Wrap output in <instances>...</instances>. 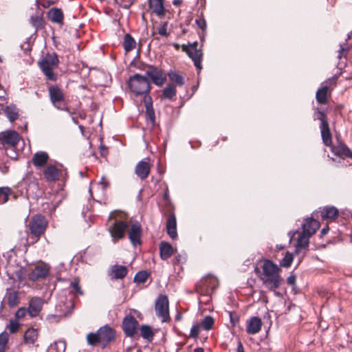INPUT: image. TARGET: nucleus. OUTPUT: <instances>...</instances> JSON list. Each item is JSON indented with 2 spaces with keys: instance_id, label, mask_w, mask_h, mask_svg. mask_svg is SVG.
Wrapping results in <instances>:
<instances>
[{
  "instance_id": "9d476101",
  "label": "nucleus",
  "mask_w": 352,
  "mask_h": 352,
  "mask_svg": "<svg viewBox=\"0 0 352 352\" xmlns=\"http://www.w3.org/2000/svg\"><path fill=\"white\" fill-rule=\"evenodd\" d=\"M21 137L14 131H6L0 133V143L3 147L16 146Z\"/></svg>"
},
{
  "instance_id": "052dcab7",
  "label": "nucleus",
  "mask_w": 352,
  "mask_h": 352,
  "mask_svg": "<svg viewBox=\"0 0 352 352\" xmlns=\"http://www.w3.org/2000/svg\"><path fill=\"white\" fill-rule=\"evenodd\" d=\"M100 153L102 156H105L107 153V147L103 144L100 146Z\"/></svg>"
},
{
  "instance_id": "39448f33",
  "label": "nucleus",
  "mask_w": 352,
  "mask_h": 352,
  "mask_svg": "<svg viewBox=\"0 0 352 352\" xmlns=\"http://www.w3.org/2000/svg\"><path fill=\"white\" fill-rule=\"evenodd\" d=\"M128 83L131 91L136 96H149L151 85L146 76L135 74L130 76Z\"/></svg>"
},
{
  "instance_id": "69168bd1",
  "label": "nucleus",
  "mask_w": 352,
  "mask_h": 352,
  "mask_svg": "<svg viewBox=\"0 0 352 352\" xmlns=\"http://www.w3.org/2000/svg\"><path fill=\"white\" fill-rule=\"evenodd\" d=\"M329 231V228L327 226L325 228H323L322 230H321V234L322 235H325L326 234H327Z\"/></svg>"
},
{
  "instance_id": "dca6fc26",
  "label": "nucleus",
  "mask_w": 352,
  "mask_h": 352,
  "mask_svg": "<svg viewBox=\"0 0 352 352\" xmlns=\"http://www.w3.org/2000/svg\"><path fill=\"white\" fill-rule=\"evenodd\" d=\"M331 150L338 157L352 159V151L343 142L338 141L336 145H331Z\"/></svg>"
},
{
  "instance_id": "338daca9",
  "label": "nucleus",
  "mask_w": 352,
  "mask_h": 352,
  "mask_svg": "<svg viewBox=\"0 0 352 352\" xmlns=\"http://www.w3.org/2000/svg\"><path fill=\"white\" fill-rule=\"evenodd\" d=\"M173 3L174 6H177L182 3V0H173Z\"/></svg>"
},
{
  "instance_id": "412c9836",
  "label": "nucleus",
  "mask_w": 352,
  "mask_h": 352,
  "mask_svg": "<svg viewBox=\"0 0 352 352\" xmlns=\"http://www.w3.org/2000/svg\"><path fill=\"white\" fill-rule=\"evenodd\" d=\"M2 113H4L10 122H12L19 117V109L12 104L5 108L2 104H0V114Z\"/></svg>"
},
{
  "instance_id": "3c124183",
  "label": "nucleus",
  "mask_w": 352,
  "mask_h": 352,
  "mask_svg": "<svg viewBox=\"0 0 352 352\" xmlns=\"http://www.w3.org/2000/svg\"><path fill=\"white\" fill-rule=\"evenodd\" d=\"M168 22H164L158 27V33L163 36H168L169 33L167 32Z\"/></svg>"
},
{
  "instance_id": "4be33fe9",
  "label": "nucleus",
  "mask_w": 352,
  "mask_h": 352,
  "mask_svg": "<svg viewBox=\"0 0 352 352\" xmlns=\"http://www.w3.org/2000/svg\"><path fill=\"white\" fill-rule=\"evenodd\" d=\"M166 232L172 239H175L177 237L176 217L173 213L170 214L168 217Z\"/></svg>"
},
{
  "instance_id": "6e6552de",
  "label": "nucleus",
  "mask_w": 352,
  "mask_h": 352,
  "mask_svg": "<svg viewBox=\"0 0 352 352\" xmlns=\"http://www.w3.org/2000/svg\"><path fill=\"white\" fill-rule=\"evenodd\" d=\"M149 77L151 81L157 86H162L166 81V76L162 69L149 65L146 71L145 76Z\"/></svg>"
},
{
  "instance_id": "9b49d317",
  "label": "nucleus",
  "mask_w": 352,
  "mask_h": 352,
  "mask_svg": "<svg viewBox=\"0 0 352 352\" xmlns=\"http://www.w3.org/2000/svg\"><path fill=\"white\" fill-rule=\"evenodd\" d=\"M49 95L50 101L53 105L58 109L61 111H69L67 107H62L58 105V103L63 101L64 95L61 89L57 86H51L49 87Z\"/></svg>"
},
{
  "instance_id": "2f4dec72",
  "label": "nucleus",
  "mask_w": 352,
  "mask_h": 352,
  "mask_svg": "<svg viewBox=\"0 0 352 352\" xmlns=\"http://www.w3.org/2000/svg\"><path fill=\"white\" fill-rule=\"evenodd\" d=\"M136 46V42L130 34H126L124 37L123 47L126 52H129Z\"/></svg>"
},
{
  "instance_id": "a18cd8bd",
  "label": "nucleus",
  "mask_w": 352,
  "mask_h": 352,
  "mask_svg": "<svg viewBox=\"0 0 352 352\" xmlns=\"http://www.w3.org/2000/svg\"><path fill=\"white\" fill-rule=\"evenodd\" d=\"M9 339V334L6 331L0 333V352H4Z\"/></svg>"
},
{
  "instance_id": "5701e85b",
  "label": "nucleus",
  "mask_w": 352,
  "mask_h": 352,
  "mask_svg": "<svg viewBox=\"0 0 352 352\" xmlns=\"http://www.w3.org/2000/svg\"><path fill=\"white\" fill-rule=\"evenodd\" d=\"M49 160L48 154L45 151H38L34 154L32 163L36 168L43 167Z\"/></svg>"
},
{
  "instance_id": "4c0bfd02",
  "label": "nucleus",
  "mask_w": 352,
  "mask_h": 352,
  "mask_svg": "<svg viewBox=\"0 0 352 352\" xmlns=\"http://www.w3.org/2000/svg\"><path fill=\"white\" fill-rule=\"evenodd\" d=\"M38 338V333L35 329H28L24 335L25 342L29 344H33Z\"/></svg>"
},
{
  "instance_id": "ddd939ff",
  "label": "nucleus",
  "mask_w": 352,
  "mask_h": 352,
  "mask_svg": "<svg viewBox=\"0 0 352 352\" xmlns=\"http://www.w3.org/2000/svg\"><path fill=\"white\" fill-rule=\"evenodd\" d=\"M182 50L185 52L188 56L192 59L195 67L199 70V72L202 69L201 60L203 53L201 50L198 49H188L186 45H182Z\"/></svg>"
},
{
  "instance_id": "6e6d98bb",
  "label": "nucleus",
  "mask_w": 352,
  "mask_h": 352,
  "mask_svg": "<svg viewBox=\"0 0 352 352\" xmlns=\"http://www.w3.org/2000/svg\"><path fill=\"white\" fill-rule=\"evenodd\" d=\"M349 49H350V47L349 46H347V44L346 43L340 44V49L338 50V58L339 59H340L343 56V53L344 52L349 50Z\"/></svg>"
},
{
  "instance_id": "de8ad7c7",
  "label": "nucleus",
  "mask_w": 352,
  "mask_h": 352,
  "mask_svg": "<svg viewBox=\"0 0 352 352\" xmlns=\"http://www.w3.org/2000/svg\"><path fill=\"white\" fill-rule=\"evenodd\" d=\"M15 146H16L4 147L7 156L12 160H16L17 158V155H18V154L15 150Z\"/></svg>"
},
{
  "instance_id": "f3484780",
  "label": "nucleus",
  "mask_w": 352,
  "mask_h": 352,
  "mask_svg": "<svg viewBox=\"0 0 352 352\" xmlns=\"http://www.w3.org/2000/svg\"><path fill=\"white\" fill-rule=\"evenodd\" d=\"M43 300L40 297L32 298L27 308L28 314L32 318H34L40 314L42 310Z\"/></svg>"
},
{
  "instance_id": "c85d7f7f",
  "label": "nucleus",
  "mask_w": 352,
  "mask_h": 352,
  "mask_svg": "<svg viewBox=\"0 0 352 352\" xmlns=\"http://www.w3.org/2000/svg\"><path fill=\"white\" fill-rule=\"evenodd\" d=\"M144 102L146 108V115L152 123L155 122V116L153 107V101L150 96H145L144 98Z\"/></svg>"
},
{
  "instance_id": "603ef678",
  "label": "nucleus",
  "mask_w": 352,
  "mask_h": 352,
  "mask_svg": "<svg viewBox=\"0 0 352 352\" xmlns=\"http://www.w3.org/2000/svg\"><path fill=\"white\" fill-rule=\"evenodd\" d=\"M20 324L16 320H10V324H9V331L11 333H16L19 328Z\"/></svg>"
},
{
  "instance_id": "72a5a7b5",
  "label": "nucleus",
  "mask_w": 352,
  "mask_h": 352,
  "mask_svg": "<svg viewBox=\"0 0 352 352\" xmlns=\"http://www.w3.org/2000/svg\"><path fill=\"white\" fill-rule=\"evenodd\" d=\"M66 343L65 341L59 340L51 344L46 352H65Z\"/></svg>"
},
{
  "instance_id": "aec40b11",
  "label": "nucleus",
  "mask_w": 352,
  "mask_h": 352,
  "mask_svg": "<svg viewBox=\"0 0 352 352\" xmlns=\"http://www.w3.org/2000/svg\"><path fill=\"white\" fill-rule=\"evenodd\" d=\"M261 320L256 316L251 317L246 322V331L248 334L254 335L261 331Z\"/></svg>"
},
{
  "instance_id": "f257e3e1",
  "label": "nucleus",
  "mask_w": 352,
  "mask_h": 352,
  "mask_svg": "<svg viewBox=\"0 0 352 352\" xmlns=\"http://www.w3.org/2000/svg\"><path fill=\"white\" fill-rule=\"evenodd\" d=\"M109 226L108 230L111 236L112 241L116 243L118 240L122 239L125 232L129 228L128 217L125 212L115 210L109 216Z\"/></svg>"
},
{
  "instance_id": "20e7f679",
  "label": "nucleus",
  "mask_w": 352,
  "mask_h": 352,
  "mask_svg": "<svg viewBox=\"0 0 352 352\" xmlns=\"http://www.w3.org/2000/svg\"><path fill=\"white\" fill-rule=\"evenodd\" d=\"M218 285L217 278L212 276H208L197 283L196 292L201 296L200 302L208 303L211 300L212 293Z\"/></svg>"
},
{
  "instance_id": "7c9ffc66",
  "label": "nucleus",
  "mask_w": 352,
  "mask_h": 352,
  "mask_svg": "<svg viewBox=\"0 0 352 352\" xmlns=\"http://www.w3.org/2000/svg\"><path fill=\"white\" fill-rule=\"evenodd\" d=\"M323 144L327 146L332 144V136L329 129V124L320 127Z\"/></svg>"
},
{
  "instance_id": "79ce46f5",
  "label": "nucleus",
  "mask_w": 352,
  "mask_h": 352,
  "mask_svg": "<svg viewBox=\"0 0 352 352\" xmlns=\"http://www.w3.org/2000/svg\"><path fill=\"white\" fill-rule=\"evenodd\" d=\"M11 190L8 187L0 188V204H3L8 200Z\"/></svg>"
},
{
  "instance_id": "393cba45",
  "label": "nucleus",
  "mask_w": 352,
  "mask_h": 352,
  "mask_svg": "<svg viewBox=\"0 0 352 352\" xmlns=\"http://www.w3.org/2000/svg\"><path fill=\"white\" fill-rule=\"evenodd\" d=\"M127 274V269L125 266L114 265L111 267L109 276L114 279H121Z\"/></svg>"
},
{
  "instance_id": "680f3d73",
  "label": "nucleus",
  "mask_w": 352,
  "mask_h": 352,
  "mask_svg": "<svg viewBox=\"0 0 352 352\" xmlns=\"http://www.w3.org/2000/svg\"><path fill=\"white\" fill-rule=\"evenodd\" d=\"M197 45H198V43L197 41H195L192 43H189L187 46H188V49H193V48L197 49Z\"/></svg>"
},
{
  "instance_id": "423d86ee",
  "label": "nucleus",
  "mask_w": 352,
  "mask_h": 352,
  "mask_svg": "<svg viewBox=\"0 0 352 352\" xmlns=\"http://www.w3.org/2000/svg\"><path fill=\"white\" fill-rule=\"evenodd\" d=\"M59 60L56 53H48L39 62V67L43 74L46 76L47 78L50 80H56V76L53 72V69L58 67Z\"/></svg>"
},
{
  "instance_id": "e433bc0d",
  "label": "nucleus",
  "mask_w": 352,
  "mask_h": 352,
  "mask_svg": "<svg viewBox=\"0 0 352 352\" xmlns=\"http://www.w3.org/2000/svg\"><path fill=\"white\" fill-rule=\"evenodd\" d=\"M167 75L170 80L175 82L177 85L182 86L184 84L183 76L176 71L170 70Z\"/></svg>"
},
{
  "instance_id": "1a4fd4ad",
  "label": "nucleus",
  "mask_w": 352,
  "mask_h": 352,
  "mask_svg": "<svg viewBox=\"0 0 352 352\" xmlns=\"http://www.w3.org/2000/svg\"><path fill=\"white\" fill-rule=\"evenodd\" d=\"M29 226L31 233L39 236L45 230L47 222L42 215H36L32 217Z\"/></svg>"
},
{
  "instance_id": "4d7b16f0",
  "label": "nucleus",
  "mask_w": 352,
  "mask_h": 352,
  "mask_svg": "<svg viewBox=\"0 0 352 352\" xmlns=\"http://www.w3.org/2000/svg\"><path fill=\"white\" fill-rule=\"evenodd\" d=\"M199 326L198 324L192 325V327L190 329V337H192L194 338H197L199 335Z\"/></svg>"
},
{
  "instance_id": "4468645a",
  "label": "nucleus",
  "mask_w": 352,
  "mask_h": 352,
  "mask_svg": "<svg viewBox=\"0 0 352 352\" xmlns=\"http://www.w3.org/2000/svg\"><path fill=\"white\" fill-rule=\"evenodd\" d=\"M138 322L136 319L131 316H126L122 321V329L128 337H133L136 332V327Z\"/></svg>"
},
{
  "instance_id": "6ab92c4d",
  "label": "nucleus",
  "mask_w": 352,
  "mask_h": 352,
  "mask_svg": "<svg viewBox=\"0 0 352 352\" xmlns=\"http://www.w3.org/2000/svg\"><path fill=\"white\" fill-rule=\"evenodd\" d=\"M148 162L149 158H145L139 162L135 166V173L142 180L146 179L150 173L151 166Z\"/></svg>"
},
{
  "instance_id": "0eeeda50",
  "label": "nucleus",
  "mask_w": 352,
  "mask_h": 352,
  "mask_svg": "<svg viewBox=\"0 0 352 352\" xmlns=\"http://www.w3.org/2000/svg\"><path fill=\"white\" fill-rule=\"evenodd\" d=\"M155 309L156 316L162 322L169 320L168 299L166 295H160L155 300Z\"/></svg>"
},
{
  "instance_id": "473e14b6",
  "label": "nucleus",
  "mask_w": 352,
  "mask_h": 352,
  "mask_svg": "<svg viewBox=\"0 0 352 352\" xmlns=\"http://www.w3.org/2000/svg\"><path fill=\"white\" fill-rule=\"evenodd\" d=\"M49 17L52 22L60 23L63 20V14L60 9L53 8L49 12Z\"/></svg>"
},
{
  "instance_id": "c756f323",
  "label": "nucleus",
  "mask_w": 352,
  "mask_h": 352,
  "mask_svg": "<svg viewBox=\"0 0 352 352\" xmlns=\"http://www.w3.org/2000/svg\"><path fill=\"white\" fill-rule=\"evenodd\" d=\"M5 299L10 307H14L19 304V292L7 290Z\"/></svg>"
},
{
  "instance_id": "ea45409f",
  "label": "nucleus",
  "mask_w": 352,
  "mask_h": 352,
  "mask_svg": "<svg viewBox=\"0 0 352 352\" xmlns=\"http://www.w3.org/2000/svg\"><path fill=\"white\" fill-rule=\"evenodd\" d=\"M175 95L176 88L173 85H168L163 90V96L169 100L173 99Z\"/></svg>"
},
{
  "instance_id": "c03bdc74",
  "label": "nucleus",
  "mask_w": 352,
  "mask_h": 352,
  "mask_svg": "<svg viewBox=\"0 0 352 352\" xmlns=\"http://www.w3.org/2000/svg\"><path fill=\"white\" fill-rule=\"evenodd\" d=\"M293 259V254L289 252H287L285 256L280 261V265L283 267H288L291 265Z\"/></svg>"
},
{
  "instance_id": "c9c22d12",
  "label": "nucleus",
  "mask_w": 352,
  "mask_h": 352,
  "mask_svg": "<svg viewBox=\"0 0 352 352\" xmlns=\"http://www.w3.org/2000/svg\"><path fill=\"white\" fill-rule=\"evenodd\" d=\"M142 337L148 342H151L153 339L154 333L149 325L143 324L140 327Z\"/></svg>"
},
{
  "instance_id": "5fc2aeb1",
  "label": "nucleus",
  "mask_w": 352,
  "mask_h": 352,
  "mask_svg": "<svg viewBox=\"0 0 352 352\" xmlns=\"http://www.w3.org/2000/svg\"><path fill=\"white\" fill-rule=\"evenodd\" d=\"M26 314H28L27 309L25 307H20L15 313V318L16 319H21L23 318Z\"/></svg>"
},
{
  "instance_id": "e2e57ef3",
  "label": "nucleus",
  "mask_w": 352,
  "mask_h": 352,
  "mask_svg": "<svg viewBox=\"0 0 352 352\" xmlns=\"http://www.w3.org/2000/svg\"><path fill=\"white\" fill-rule=\"evenodd\" d=\"M163 199L166 201H168L169 199V193L168 190L166 189L165 192L163 194Z\"/></svg>"
},
{
  "instance_id": "774afa93",
  "label": "nucleus",
  "mask_w": 352,
  "mask_h": 352,
  "mask_svg": "<svg viewBox=\"0 0 352 352\" xmlns=\"http://www.w3.org/2000/svg\"><path fill=\"white\" fill-rule=\"evenodd\" d=\"M205 35H206L205 32H203V31L201 34H199V38H200L201 42H204Z\"/></svg>"
},
{
  "instance_id": "f8f14e48",
  "label": "nucleus",
  "mask_w": 352,
  "mask_h": 352,
  "mask_svg": "<svg viewBox=\"0 0 352 352\" xmlns=\"http://www.w3.org/2000/svg\"><path fill=\"white\" fill-rule=\"evenodd\" d=\"M49 272L50 267L47 264L42 263L34 267L28 274V278L30 280L35 282L46 278L49 274Z\"/></svg>"
},
{
  "instance_id": "09e8293b",
  "label": "nucleus",
  "mask_w": 352,
  "mask_h": 352,
  "mask_svg": "<svg viewBox=\"0 0 352 352\" xmlns=\"http://www.w3.org/2000/svg\"><path fill=\"white\" fill-rule=\"evenodd\" d=\"M70 286L72 287L74 292L76 294L83 295V292L79 285V280L78 278H75L73 281H72L70 283Z\"/></svg>"
},
{
  "instance_id": "a19ab883",
  "label": "nucleus",
  "mask_w": 352,
  "mask_h": 352,
  "mask_svg": "<svg viewBox=\"0 0 352 352\" xmlns=\"http://www.w3.org/2000/svg\"><path fill=\"white\" fill-rule=\"evenodd\" d=\"M87 340L88 344L91 346H96V344L100 343L98 332L97 331L96 333H89L87 336Z\"/></svg>"
},
{
  "instance_id": "8fccbe9b",
  "label": "nucleus",
  "mask_w": 352,
  "mask_h": 352,
  "mask_svg": "<svg viewBox=\"0 0 352 352\" xmlns=\"http://www.w3.org/2000/svg\"><path fill=\"white\" fill-rule=\"evenodd\" d=\"M30 22L34 28H38L42 25V19L38 15L31 16Z\"/></svg>"
},
{
  "instance_id": "0e129e2a",
  "label": "nucleus",
  "mask_w": 352,
  "mask_h": 352,
  "mask_svg": "<svg viewBox=\"0 0 352 352\" xmlns=\"http://www.w3.org/2000/svg\"><path fill=\"white\" fill-rule=\"evenodd\" d=\"M237 352H244L243 346L241 342L238 343Z\"/></svg>"
},
{
  "instance_id": "a878e982",
  "label": "nucleus",
  "mask_w": 352,
  "mask_h": 352,
  "mask_svg": "<svg viewBox=\"0 0 352 352\" xmlns=\"http://www.w3.org/2000/svg\"><path fill=\"white\" fill-rule=\"evenodd\" d=\"M338 210L332 206H327L321 209V217L324 219H335L338 217Z\"/></svg>"
},
{
  "instance_id": "f03ea898",
  "label": "nucleus",
  "mask_w": 352,
  "mask_h": 352,
  "mask_svg": "<svg viewBox=\"0 0 352 352\" xmlns=\"http://www.w3.org/2000/svg\"><path fill=\"white\" fill-rule=\"evenodd\" d=\"M263 272L261 280L270 290L275 291L279 288L283 279L279 274L280 269L270 260H266L262 266Z\"/></svg>"
},
{
  "instance_id": "58836bf2",
  "label": "nucleus",
  "mask_w": 352,
  "mask_h": 352,
  "mask_svg": "<svg viewBox=\"0 0 352 352\" xmlns=\"http://www.w3.org/2000/svg\"><path fill=\"white\" fill-rule=\"evenodd\" d=\"M314 120L320 121V127L329 124L328 118L324 111L318 109L314 116Z\"/></svg>"
},
{
  "instance_id": "bf43d9fd",
  "label": "nucleus",
  "mask_w": 352,
  "mask_h": 352,
  "mask_svg": "<svg viewBox=\"0 0 352 352\" xmlns=\"http://www.w3.org/2000/svg\"><path fill=\"white\" fill-rule=\"evenodd\" d=\"M100 184L102 186V190H104L109 186V182L107 181L104 177H102Z\"/></svg>"
},
{
  "instance_id": "37998d69",
  "label": "nucleus",
  "mask_w": 352,
  "mask_h": 352,
  "mask_svg": "<svg viewBox=\"0 0 352 352\" xmlns=\"http://www.w3.org/2000/svg\"><path fill=\"white\" fill-rule=\"evenodd\" d=\"M214 324V319L212 316H206L202 322H201V327L206 331L210 330L212 329V326Z\"/></svg>"
},
{
  "instance_id": "bb28decb",
  "label": "nucleus",
  "mask_w": 352,
  "mask_h": 352,
  "mask_svg": "<svg viewBox=\"0 0 352 352\" xmlns=\"http://www.w3.org/2000/svg\"><path fill=\"white\" fill-rule=\"evenodd\" d=\"M160 257L162 260H167L173 253L172 245L166 241H162L160 244Z\"/></svg>"
},
{
  "instance_id": "864d4df0",
  "label": "nucleus",
  "mask_w": 352,
  "mask_h": 352,
  "mask_svg": "<svg viewBox=\"0 0 352 352\" xmlns=\"http://www.w3.org/2000/svg\"><path fill=\"white\" fill-rule=\"evenodd\" d=\"M195 23L203 31L205 32L207 28L206 21L204 18L201 17L195 20Z\"/></svg>"
},
{
  "instance_id": "a211bd4d",
  "label": "nucleus",
  "mask_w": 352,
  "mask_h": 352,
  "mask_svg": "<svg viewBox=\"0 0 352 352\" xmlns=\"http://www.w3.org/2000/svg\"><path fill=\"white\" fill-rule=\"evenodd\" d=\"M100 343L104 346L107 345L115 338L114 331L112 328L106 324L98 330Z\"/></svg>"
},
{
  "instance_id": "f704fd0d",
  "label": "nucleus",
  "mask_w": 352,
  "mask_h": 352,
  "mask_svg": "<svg viewBox=\"0 0 352 352\" xmlns=\"http://www.w3.org/2000/svg\"><path fill=\"white\" fill-rule=\"evenodd\" d=\"M329 87L327 85L322 86L316 94V101L320 104H325L327 101V94Z\"/></svg>"
},
{
  "instance_id": "13d9d810",
  "label": "nucleus",
  "mask_w": 352,
  "mask_h": 352,
  "mask_svg": "<svg viewBox=\"0 0 352 352\" xmlns=\"http://www.w3.org/2000/svg\"><path fill=\"white\" fill-rule=\"evenodd\" d=\"M296 276L294 274H291L287 278V283L288 285H290L292 286H295V285H296Z\"/></svg>"
},
{
  "instance_id": "2eb2a0df",
  "label": "nucleus",
  "mask_w": 352,
  "mask_h": 352,
  "mask_svg": "<svg viewBox=\"0 0 352 352\" xmlns=\"http://www.w3.org/2000/svg\"><path fill=\"white\" fill-rule=\"evenodd\" d=\"M141 235H142V227L138 222H135L131 224L129 232V239L130 242L134 247L141 244Z\"/></svg>"
},
{
  "instance_id": "49530a36",
  "label": "nucleus",
  "mask_w": 352,
  "mask_h": 352,
  "mask_svg": "<svg viewBox=\"0 0 352 352\" xmlns=\"http://www.w3.org/2000/svg\"><path fill=\"white\" fill-rule=\"evenodd\" d=\"M148 277V274L145 271L138 272L134 277V281L137 283H144Z\"/></svg>"
},
{
  "instance_id": "cd10ccee",
  "label": "nucleus",
  "mask_w": 352,
  "mask_h": 352,
  "mask_svg": "<svg viewBox=\"0 0 352 352\" xmlns=\"http://www.w3.org/2000/svg\"><path fill=\"white\" fill-rule=\"evenodd\" d=\"M164 0H149V7L158 16L164 15Z\"/></svg>"
},
{
  "instance_id": "7ed1b4c3",
  "label": "nucleus",
  "mask_w": 352,
  "mask_h": 352,
  "mask_svg": "<svg viewBox=\"0 0 352 352\" xmlns=\"http://www.w3.org/2000/svg\"><path fill=\"white\" fill-rule=\"evenodd\" d=\"M320 228V223L312 217L307 218L302 224V231H290L288 234L290 236V241L298 234L296 250L300 248H307L309 245V237L314 234Z\"/></svg>"
},
{
  "instance_id": "b1692460",
  "label": "nucleus",
  "mask_w": 352,
  "mask_h": 352,
  "mask_svg": "<svg viewBox=\"0 0 352 352\" xmlns=\"http://www.w3.org/2000/svg\"><path fill=\"white\" fill-rule=\"evenodd\" d=\"M43 175L47 181L55 182L58 179L59 170L54 165H50L43 170Z\"/></svg>"
}]
</instances>
